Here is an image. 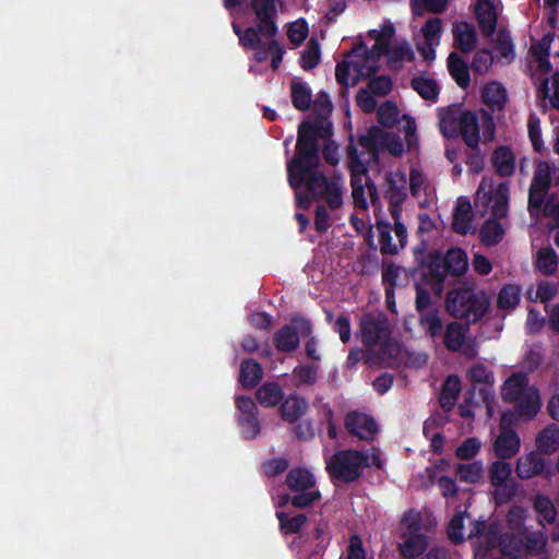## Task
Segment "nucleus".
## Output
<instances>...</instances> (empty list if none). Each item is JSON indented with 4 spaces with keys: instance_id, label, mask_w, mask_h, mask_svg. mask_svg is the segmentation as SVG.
I'll return each instance as SVG.
<instances>
[{
    "instance_id": "obj_1",
    "label": "nucleus",
    "mask_w": 559,
    "mask_h": 559,
    "mask_svg": "<svg viewBox=\"0 0 559 559\" xmlns=\"http://www.w3.org/2000/svg\"><path fill=\"white\" fill-rule=\"evenodd\" d=\"M428 240L424 238L413 247L415 266L412 274L418 273L431 294L440 298L448 284H453L467 272L468 257L459 247H451L444 253L438 249L428 251Z\"/></svg>"
},
{
    "instance_id": "obj_2",
    "label": "nucleus",
    "mask_w": 559,
    "mask_h": 559,
    "mask_svg": "<svg viewBox=\"0 0 559 559\" xmlns=\"http://www.w3.org/2000/svg\"><path fill=\"white\" fill-rule=\"evenodd\" d=\"M318 168L319 166H306L304 173L295 169L294 175L287 173V181L294 190L305 188L312 200H325L331 210H337L343 204L342 177L333 175L331 178H328Z\"/></svg>"
},
{
    "instance_id": "obj_3",
    "label": "nucleus",
    "mask_w": 559,
    "mask_h": 559,
    "mask_svg": "<svg viewBox=\"0 0 559 559\" xmlns=\"http://www.w3.org/2000/svg\"><path fill=\"white\" fill-rule=\"evenodd\" d=\"M440 131L447 139L461 135L468 147L479 144V121L475 111L464 109L460 105L441 108L439 111Z\"/></svg>"
},
{
    "instance_id": "obj_4",
    "label": "nucleus",
    "mask_w": 559,
    "mask_h": 559,
    "mask_svg": "<svg viewBox=\"0 0 559 559\" xmlns=\"http://www.w3.org/2000/svg\"><path fill=\"white\" fill-rule=\"evenodd\" d=\"M445 310L455 318L464 320L467 325L479 322L489 308V299L485 292H475L462 287L449 290L445 297Z\"/></svg>"
},
{
    "instance_id": "obj_5",
    "label": "nucleus",
    "mask_w": 559,
    "mask_h": 559,
    "mask_svg": "<svg viewBox=\"0 0 559 559\" xmlns=\"http://www.w3.org/2000/svg\"><path fill=\"white\" fill-rule=\"evenodd\" d=\"M368 467H370L369 455L361 450H338L325 459V469L334 485L357 481Z\"/></svg>"
},
{
    "instance_id": "obj_6",
    "label": "nucleus",
    "mask_w": 559,
    "mask_h": 559,
    "mask_svg": "<svg viewBox=\"0 0 559 559\" xmlns=\"http://www.w3.org/2000/svg\"><path fill=\"white\" fill-rule=\"evenodd\" d=\"M319 141L312 133L310 121H302L298 127L296 154L287 162V173L294 175V170L299 173L306 170V166H319Z\"/></svg>"
},
{
    "instance_id": "obj_7",
    "label": "nucleus",
    "mask_w": 559,
    "mask_h": 559,
    "mask_svg": "<svg viewBox=\"0 0 559 559\" xmlns=\"http://www.w3.org/2000/svg\"><path fill=\"white\" fill-rule=\"evenodd\" d=\"M391 330L388 317L383 312L364 313L359 322V336L366 347L382 345L380 353L384 354L390 347L386 342L390 340Z\"/></svg>"
},
{
    "instance_id": "obj_8",
    "label": "nucleus",
    "mask_w": 559,
    "mask_h": 559,
    "mask_svg": "<svg viewBox=\"0 0 559 559\" xmlns=\"http://www.w3.org/2000/svg\"><path fill=\"white\" fill-rule=\"evenodd\" d=\"M312 322L300 314H294L290 323L283 325L273 337L276 349L281 353H290L296 350L300 344V336L312 334Z\"/></svg>"
},
{
    "instance_id": "obj_9",
    "label": "nucleus",
    "mask_w": 559,
    "mask_h": 559,
    "mask_svg": "<svg viewBox=\"0 0 559 559\" xmlns=\"http://www.w3.org/2000/svg\"><path fill=\"white\" fill-rule=\"evenodd\" d=\"M512 474V466L504 460L492 462L488 469L490 485L496 488L493 497L498 502H507L516 496L518 486L509 481Z\"/></svg>"
},
{
    "instance_id": "obj_10",
    "label": "nucleus",
    "mask_w": 559,
    "mask_h": 559,
    "mask_svg": "<svg viewBox=\"0 0 559 559\" xmlns=\"http://www.w3.org/2000/svg\"><path fill=\"white\" fill-rule=\"evenodd\" d=\"M552 167L549 162L536 163L533 179L528 189V210H540L551 188Z\"/></svg>"
},
{
    "instance_id": "obj_11",
    "label": "nucleus",
    "mask_w": 559,
    "mask_h": 559,
    "mask_svg": "<svg viewBox=\"0 0 559 559\" xmlns=\"http://www.w3.org/2000/svg\"><path fill=\"white\" fill-rule=\"evenodd\" d=\"M503 534L497 522L488 523L486 520H476L471 524L468 538H477L476 554L486 555L487 551L500 547Z\"/></svg>"
},
{
    "instance_id": "obj_12",
    "label": "nucleus",
    "mask_w": 559,
    "mask_h": 559,
    "mask_svg": "<svg viewBox=\"0 0 559 559\" xmlns=\"http://www.w3.org/2000/svg\"><path fill=\"white\" fill-rule=\"evenodd\" d=\"M345 427L350 435L366 441H372L379 430L378 424L371 416L357 411L346 414Z\"/></svg>"
},
{
    "instance_id": "obj_13",
    "label": "nucleus",
    "mask_w": 559,
    "mask_h": 559,
    "mask_svg": "<svg viewBox=\"0 0 559 559\" xmlns=\"http://www.w3.org/2000/svg\"><path fill=\"white\" fill-rule=\"evenodd\" d=\"M484 199V205L487 207L490 202L491 204V214L492 218L499 219L504 218L509 212V199H510V188L507 182H500L497 188L491 192H484L483 197L480 195V190L477 191L476 203Z\"/></svg>"
},
{
    "instance_id": "obj_14",
    "label": "nucleus",
    "mask_w": 559,
    "mask_h": 559,
    "mask_svg": "<svg viewBox=\"0 0 559 559\" xmlns=\"http://www.w3.org/2000/svg\"><path fill=\"white\" fill-rule=\"evenodd\" d=\"M474 13L481 35L484 37L492 36L498 22L493 3L490 0H478L475 4Z\"/></svg>"
},
{
    "instance_id": "obj_15",
    "label": "nucleus",
    "mask_w": 559,
    "mask_h": 559,
    "mask_svg": "<svg viewBox=\"0 0 559 559\" xmlns=\"http://www.w3.org/2000/svg\"><path fill=\"white\" fill-rule=\"evenodd\" d=\"M521 439L513 429H502L493 442V451L498 459H512L520 451Z\"/></svg>"
},
{
    "instance_id": "obj_16",
    "label": "nucleus",
    "mask_w": 559,
    "mask_h": 559,
    "mask_svg": "<svg viewBox=\"0 0 559 559\" xmlns=\"http://www.w3.org/2000/svg\"><path fill=\"white\" fill-rule=\"evenodd\" d=\"M468 379L474 384H484L478 389L479 395L484 404L489 405L493 400V390L491 388L493 383V373L489 371L485 365L478 362L475 364L468 370Z\"/></svg>"
},
{
    "instance_id": "obj_17",
    "label": "nucleus",
    "mask_w": 559,
    "mask_h": 559,
    "mask_svg": "<svg viewBox=\"0 0 559 559\" xmlns=\"http://www.w3.org/2000/svg\"><path fill=\"white\" fill-rule=\"evenodd\" d=\"M546 471V461L542 455L532 451L524 456L519 457L515 466V473L521 479H530L542 475Z\"/></svg>"
},
{
    "instance_id": "obj_18",
    "label": "nucleus",
    "mask_w": 559,
    "mask_h": 559,
    "mask_svg": "<svg viewBox=\"0 0 559 559\" xmlns=\"http://www.w3.org/2000/svg\"><path fill=\"white\" fill-rule=\"evenodd\" d=\"M280 404L281 418L288 424L299 421L308 409L307 400L295 393L283 399Z\"/></svg>"
},
{
    "instance_id": "obj_19",
    "label": "nucleus",
    "mask_w": 559,
    "mask_h": 559,
    "mask_svg": "<svg viewBox=\"0 0 559 559\" xmlns=\"http://www.w3.org/2000/svg\"><path fill=\"white\" fill-rule=\"evenodd\" d=\"M454 46L463 53L472 52L477 44V33L474 24L462 21L453 25Z\"/></svg>"
},
{
    "instance_id": "obj_20",
    "label": "nucleus",
    "mask_w": 559,
    "mask_h": 559,
    "mask_svg": "<svg viewBox=\"0 0 559 559\" xmlns=\"http://www.w3.org/2000/svg\"><path fill=\"white\" fill-rule=\"evenodd\" d=\"M250 5L255 14L257 22L264 23L263 26L270 34H276V0H251Z\"/></svg>"
},
{
    "instance_id": "obj_21",
    "label": "nucleus",
    "mask_w": 559,
    "mask_h": 559,
    "mask_svg": "<svg viewBox=\"0 0 559 559\" xmlns=\"http://www.w3.org/2000/svg\"><path fill=\"white\" fill-rule=\"evenodd\" d=\"M528 378L523 372L512 373L503 383L501 396L506 403H514L528 390Z\"/></svg>"
},
{
    "instance_id": "obj_22",
    "label": "nucleus",
    "mask_w": 559,
    "mask_h": 559,
    "mask_svg": "<svg viewBox=\"0 0 559 559\" xmlns=\"http://www.w3.org/2000/svg\"><path fill=\"white\" fill-rule=\"evenodd\" d=\"M491 164L500 177H511L515 171V155L507 145L496 147L491 155Z\"/></svg>"
},
{
    "instance_id": "obj_23",
    "label": "nucleus",
    "mask_w": 559,
    "mask_h": 559,
    "mask_svg": "<svg viewBox=\"0 0 559 559\" xmlns=\"http://www.w3.org/2000/svg\"><path fill=\"white\" fill-rule=\"evenodd\" d=\"M515 412L519 417L531 420L538 414L542 403L539 392L535 386L528 388L526 393L515 401Z\"/></svg>"
},
{
    "instance_id": "obj_24",
    "label": "nucleus",
    "mask_w": 559,
    "mask_h": 559,
    "mask_svg": "<svg viewBox=\"0 0 559 559\" xmlns=\"http://www.w3.org/2000/svg\"><path fill=\"white\" fill-rule=\"evenodd\" d=\"M533 509L537 513V523L545 528L556 523L558 511L552 500L543 493H537L533 500Z\"/></svg>"
},
{
    "instance_id": "obj_25",
    "label": "nucleus",
    "mask_w": 559,
    "mask_h": 559,
    "mask_svg": "<svg viewBox=\"0 0 559 559\" xmlns=\"http://www.w3.org/2000/svg\"><path fill=\"white\" fill-rule=\"evenodd\" d=\"M461 389V380L459 376L449 374L445 378L439 395V404L445 413H449L454 408L459 400Z\"/></svg>"
},
{
    "instance_id": "obj_26",
    "label": "nucleus",
    "mask_w": 559,
    "mask_h": 559,
    "mask_svg": "<svg viewBox=\"0 0 559 559\" xmlns=\"http://www.w3.org/2000/svg\"><path fill=\"white\" fill-rule=\"evenodd\" d=\"M354 68L358 72L359 75L371 78L378 71V66H365L360 62H349L347 60H343L338 62L335 67V79L336 82L343 87H347L349 85V70Z\"/></svg>"
},
{
    "instance_id": "obj_27",
    "label": "nucleus",
    "mask_w": 559,
    "mask_h": 559,
    "mask_svg": "<svg viewBox=\"0 0 559 559\" xmlns=\"http://www.w3.org/2000/svg\"><path fill=\"white\" fill-rule=\"evenodd\" d=\"M314 475L305 467H293L288 471L285 479L290 491H306L316 486Z\"/></svg>"
},
{
    "instance_id": "obj_28",
    "label": "nucleus",
    "mask_w": 559,
    "mask_h": 559,
    "mask_svg": "<svg viewBox=\"0 0 559 559\" xmlns=\"http://www.w3.org/2000/svg\"><path fill=\"white\" fill-rule=\"evenodd\" d=\"M466 323L463 325L457 321H452L443 329V344L449 352L457 353L463 347V342L466 340L468 331Z\"/></svg>"
},
{
    "instance_id": "obj_29",
    "label": "nucleus",
    "mask_w": 559,
    "mask_h": 559,
    "mask_svg": "<svg viewBox=\"0 0 559 559\" xmlns=\"http://www.w3.org/2000/svg\"><path fill=\"white\" fill-rule=\"evenodd\" d=\"M263 378L261 364L252 358H246L240 364L239 382L243 389L255 388Z\"/></svg>"
},
{
    "instance_id": "obj_30",
    "label": "nucleus",
    "mask_w": 559,
    "mask_h": 559,
    "mask_svg": "<svg viewBox=\"0 0 559 559\" xmlns=\"http://www.w3.org/2000/svg\"><path fill=\"white\" fill-rule=\"evenodd\" d=\"M385 181L388 188L385 190V199L389 203H403L407 197L406 192V175L403 173L386 174Z\"/></svg>"
},
{
    "instance_id": "obj_31",
    "label": "nucleus",
    "mask_w": 559,
    "mask_h": 559,
    "mask_svg": "<svg viewBox=\"0 0 559 559\" xmlns=\"http://www.w3.org/2000/svg\"><path fill=\"white\" fill-rule=\"evenodd\" d=\"M255 399L263 407H274L283 401L284 391L278 382L267 381L257 389Z\"/></svg>"
},
{
    "instance_id": "obj_32",
    "label": "nucleus",
    "mask_w": 559,
    "mask_h": 559,
    "mask_svg": "<svg viewBox=\"0 0 559 559\" xmlns=\"http://www.w3.org/2000/svg\"><path fill=\"white\" fill-rule=\"evenodd\" d=\"M448 70L455 83L463 90L471 84L469 69L465 60L457 53L451 52L448 56Z\"/></svg>"
},
{
    "instance_id": "obj_33",
    "label": "nucleus",
    "mask_w": 559,
    "mask_h": 559,
    "mask_svg": "<svg viewBox=\"0 0 559 559\" xmlns=\"http://www.w3.org/2000/svg\"><path fill=\"white\" fill-rule=\"evenodd\" d=\"M428 537L421 533H409L400 545L401 555L405 559H415L421 556L428 548Z\"/></svg>"
},
{
    "instance_id": "obj_34",
    "label": "nucleus",
    "mask_w": 559,
    "mask_h": 559,
    "mask_svg": "<svg viewBox=\"0 0 559 559\" xmlns=\"http://www.w3.org/2000/svg\"><path fill=\"white\" fill-rule=\"evenodd\" d=\"M473 215L472 205L468 200L459 199L453 213L452 228L460 235L468 234Z\"/></svg>"
},
{
    "instance_id": "obj_35",
    "label": "nucleus",
    "mask_w": 559,
    "mask_h": 559,
    "mask_svg": "<svg viewBox=\"0 0 559 559\" xmlns=\"http://www.w3.org/2000/svg\"><path fill=\"white\" fill-rule=\"evenodd\" d=\"M483 102L493 111L502 110L506 106L508 94L503 85L490 82L485 85L481 93Z\"/></svg>"
},
{
    "instance_id": "obj_36",
    "label": "nucleus",
    "mask_w": 559,
    "mask_h": 559,
    "mask_svg": "<svg viewBox=\"0 0 559 559\" xmlns=\"http://www.w3.org/2000/svg\"><path fill=\"white\" fill-rule=\"evenodd\" d=\"M536 448L543 454H552L559 449V426L550 424L538 432Z\"/></svg>"
},
{
    "instance_id": "obj_37",
    "label": "nucleus",
    "mask_w": 559,
    "mask_h": 559,
    "mask_svg": "<svg viewBox=\"0 0 559 559\" xmlns=\"http://www.w3.org/2000/svg\"><path fill=\"white\" fill-rule=\"evenodd\" d=\"M523 536V551L531 556H538L546 551L548 535L544 530L530 532L525 530Z\"/></svg>"
},
{
    "instance_id": "obj_38",
    "label": "nucleus",
    "mask_w": 559,
    "mask_h": 559,
    "mask_svg": "<svg viewBox=\"0 0 559 559\" xmlns=\"http://www.w3.org/2000/svg\"><path fill=\"white\" fill-rule=\"evenodd\" d=\"M506 231L496 218H488L479 228V240L486 247L498 245L504 237Z\"/></svg>"
},
{
    "instance_id": "obj_39",
    "label": "nucleus",
    "mask_w": 559,
    "mask_h": 559,
    "mask_svg": "<svg viewBox=\"0 0 559 559\" xmlns=\"http://www.w3.org/2000/svg\"><path fill=\"white\" fill-rule=\"evenodd\" d=\"M290 98L293 106L297 110L306 111L311 105V90L305 82L294 79L290 83Z\"/></svg>"
},
{
    "instance_id": "obj_40",
    "label": "nucleus",
    "mask_w": 559,
    "mask_h": 559,
    "mask_svg": "<svg viewBox=\"0 0 559 559\" xmlns=\"http://www.w3.org/2000/svg\"><path fill=\"white\" fill-rule=\"evenodd\" d=\"M418 323L425 331L426 335L436 338L442 335L443 322L440 318L439 309H430V311L418 314Z\"/></svg>"
},
{
    "instance_id": "obj_41",
    "label": "nucleus",
    "mask_w": 559,
    "mask_h": 559,
    "mask_svg": "<svg viewBox=\"0 0 559 559\" xmlns=\"http://www.w3.org/2000/svg\"><path fill=\"white\" fill-rule=\"evenodd\" d=\"M456 477L467 484H478L484 476V465L481 461H473L469 463H460L455 468Z\"/></svg>"
},
{
    "instance_id": "obj_42",
    "label": "nucleus",
    "mask_w": 559,
    "mask_h": 559,
    "mask_svg": "<svg viewBox=\"0 0 559 559\" xmlns=\"http://www.w3.org/2000/svg\"><path fill=\"white\" fill-rule=\"evenodd\" d=\"M411 87L426 100L436 102L438 99L440 87L435 79L426 76H415L411 80Z\"/></svg>"
},
{
    "instance_id": "obj_43",
    "label": "nucleus",
    "mask_w": 559,
    "mask_h": 559,
    "mask_svg": "<svg viewBox=\"0 0 559 559\" xmlns=\"http://www.w3.org/2000/svg\"><path fill=\"white\" fill-rule=\"evenodd\" d=\"M263 25L264 23L258 22L255 26L247 27L239 38L240 46L245 49L258 48L262 45L260 35L269 38H273L276 35L270 34Z\"/></svg>"
},
{
    "instance_id": "obj_44",
    "label": "nucleus",
    "mask_w": 559,
    "mask_h": 559,
    "mask_svg": "<svg viewBox=\"0 0 559 559\" xmlns=\"http://www.w3.org/2000/svg\"><path fill=\"white\" fill-rule=\"evenodd\" d=\"M521 287L515 284L503 285L497 297V307L501 310H511L520 302Z\"/></svg>"
},
{
    "instance_id": "obj_45",
    "label": "nucleus",
    "mask_w": 559,
    "mask_h": 559,
    "mask_svg": "<svg viewBox=\"0 0 559 559\" xmlns=\"http://www.w3.org/2000/svg\"><path fill=\"white\" fill-rule=\"evenodd\" d=\"M377 229L379 231V245H380V252L383 255H395L397 254L402 248H400L399 243L392 242V227L391 224L383 221H378Z\"/></svg>"
},
{
    "instance_id": "obj_46",
    "label": "nucleus",
    "mask_w": 559,
    "mask_h": 559,
    "mask_svg": "<svg viewBox=\"0 0 559 559\" xmlns=\"http://www.w3.org/2000/svg\"><path fill=\"white\" fill-rule=\"evenodd\" d=\"M276 518L280 523V530L284 535H290L299 533L301 527L308 521V516L304 513L288 516L286 512H276Z\"/></svg>"
},
{
    "instance_id": "obj_47",
    "label": "nucleus",
    "mask_w": 559,
    "mask_h": 559,
    "mask_svg": "<svg viewBox=\"0 0 559 559\" xmlns=\"http://www.w3.org/2000/svg\"><path fill=\"white\" fill-rule=\"evenodd\" d=\"M558 259L552 248L540 249L537 253L536 267L544 275H552L557 271Z\"/></svg>"
},
{
    "instance_id": "obj_48",
    "label": "nucleus",
    "mask_w": 559,
    "mask_h": 559,
    "mask_svg": "<svg viewBox=\"0 0 559 559\" xmlns=\"http://www.w3.org/2000/svg\"><path fill=\"white\" fill-rule=\"evenodd\" d=\"M377 120L386 129L393 128L399 121V108L393 102L383 103L377 111Z\"/></svg>"
},
{
    "instance_id": "obj_49",
    "label": "nucleus",
    "mask_w": 559,
    "mask_h": 559,
    "mask_svg": "<svg viewBox=\"0 0 559 559\" xmlns=\"http://www.w3.org/2000/svg\"><path fill=\"white\" fill-rule=\"evenodd\" d=\"M388 63L391 68H396V64L402 61H413L415 58V53L411 47V45L406 41L400 43L394 47L391 46V50L386 55Z\"/></svg>"
},
{
    "instance_id": "obj_50",
    "label": "nucleus",
    "mask_w": 559,
    "mask_h": 559,
    "mask_svg": "<svg viewBox=\"0 0 559 559\" xmlns=\"http://www.w3.org/2000/svg\"><path fill=\"white\" fill-rule=\"evenodd\" d=\"M319 62L320 46L316 40L311 39L308 43L306 49L301 51L299 63L301 69L309 71L316 68Z\"/></svg>"
},
{
    "instance_id": "obj_51",
    "label": "nucleus",
    "mask_w": 559,
    "mask_h": 559,
    "mask_svg": "<svg viewBox=\"0 0 559 559\" xmlns=\"http://www.w3.org/2000/svg\"><path fill=\"white\" fill-rule=\"evenodd\" d=\"M429 287L426 285L423 280H420L419 283H415V309L418 312V314H421L424 312L430 311V309H438L433 306L430 293L427 289Z\"/></svg>"
},
{
    "instance_id": "obj_52",
    "label": "nucleus",
    "mask_w": 559,
    "mask_h": 559,
    "mask_svg": "<svg viewBox=\"0 0 559 559\" xmlns=\"http://www.w3.org/2000/svg\"><path fill=\"white\" fill-rule=\"evenodd\" d=\"M238 425L241 428L243 438L248 440L254 439L261 431L258 414L239 415Z\"/></svg>"
},
{
    "instance_id": "obj_53",
    "label": "nucleus",
    "mask_w": 559,
    "mask_h": 559,
    "mask_svg": "<svg viewBox=\"0 0 559 559\" xmlns=\"http://www.w3.org/2000/svg\"><path fill=\"white\" fill-rule=\"evenodd\" d=\"M480 448L481 443L477 437H468L455 449V456L462 461L473 460Z\"/></svg>"
},
{
    "instance_id": "obj_54",
    "label": "nucleus",
    "mask_w": 559,
    "mask_h": 559,
    "mask_svg": "<svg viewBox=\"0 0 559 559\" xmlns=\"http://www.w3.org/2000/svg\"><path fill=\"white\" fill-rule=\"evenodd\" d=\"M465 514V512H457L452 516V519L449 522L447 533L449 539L454 545H460L465 539L463 534Z\"/></svg>"
},
{
    "instance_id": "obj_55",
    "label": "nucleus",
    "mask_w": 559,
    "mask_h": 559,
    "mask_svg": "<svg viewBox=\"0 0 559 559\" xmlns=\"http://www.w3.org/2000/svg\"><path fill=\"white\" fill-rule=\"evenodd\" d=\"M496 49L501 58L512 61L515 57L514 45L510 33L506 29H500L497 34Z\"/></svg>"
},
{
    "instance_id": "obj_56",
    "label": "nucleus",
    "mask_w": 559,
    "mask_h": 559,
    "mask_svg": "<svg viewBox=\"0 0 559 559\" xmlns=\"http://www.w3.org/2000/svg\"><path fill=\"white\" fill-rule=\"evenodd\" d=\"M526 510L522 507H513L507 513V526L512 532L523 533L525 526Z\"/></svg>"
},
{
    "instance_id": "obj_57",
    "label": "nucleus",
    "mask_w": 559,
    "mask_h": 559,
    "mask_svg": "<svg viewBox=\"0 0 559 559\" xmlns=\"http://www.w3.org/2000/svg\"><path fill=\"white\" fill-rule=\"evenodd\" d=\"M493 63V56L489 49L483 48L476 51L472 61V69L478 74H485Z\"/></svg>"
},
{
    "instance_id": "obj_58",
    "label": "nucleus",
    "mask_w": 559,
    "mask_h": 559,
    "mask_svg": "<svg viewBox=\"0 0 559 559\" xmlns=\"http://www.w3.org/2000/svg\"><path fill=\"white\" fill-rule=\"evenodd\" d=\"M500 548L508 556L523 551V536L516 532L503 534Z\"/></svg>"
},
{
    "instance_id": "obj_59",
    "label": "nucleus",
    "mask_w": 559,
    "mask_h": 559,
    "mask_svg": "<svg viewBox=\"0 0 559 559\" xmlns=\"http://www.w3.org/2000/svg\"><path fill=\"white\" fill-rule=\"evenodd\" d=\"M296 495L292 497V506L297 509L311 508L317 501L321 499L319 490L295 491Z\"/></svg>"
},
{
    "instance_id": "obj_60",
    "label": "nucleus",
    "mask_w": 559,
    "mask_h": 559,
    "mask_svg": "<svg viewBox=\"0 0 559 559\" xmlns=\"http://www.w3.org/2000/svg\"><path fill=\"white\" fill-rule=\"evenodd\" d=\"M392 80L389 75H379L371 79L368 90L376 96L384 97L392 91Z\"/></svg>"
},
{
    "instance_id": "obj_61",
    "label": "nucleus",
    "mask_w": 559,
    "mask_h": 559,
    "mask_svg": "<svg viewBox=\"0 0 559 559\" xmlns=\"http://www.w3.org/2000/svg\"><path fill=\"white\" fill-rule=\"evenodd\" d=\"M442 28V21L439 17L429 19L421 28L424 38L429 46L439 40Z\"/></svg>"
},
{
    "instance_id": "obj_62",
    "label": "nucleus",
    "mask_w": 559,
    "mask_h": 559,
    "mask_svg": "<svg viewBox=\"0 0 559 559\" xmlns=\"http://www.w3.org/2000/svg\"><path fill=\"white\" fill-rule=\"evenodd\" d=\"M528 136L532 142L533 148L540 153L544 150V142L542 139V130L539 119L532 115L527 123Z\"/></svg>"
},
{
    "instance_id": "obj_63",
    "label": "nucleus",
    "mask_w": 559,
    "mask_h": 559,
    "mask_svg": "<svg viewBox=\"0 0 559 559\" xmlns=\"http://www.w3.org/2000/svg\"><path fill=\"white\" fill-rule=\"evenodd\" d=\"M312 126V133L314 136L322 140H329V138L333 133L332 123L328 120V117H323L322 115H317L313 121H310Z\"/></svg>"
},
{
    "instance_id": "obj_64",
    "label": "nucleus",
    "mask_w": 559,
    "mask_h": 559,
    "mask_svg": "<svg viewBox=\"0 0 559 559\" xmlns=\"http://www.w3.org/2000/svg\"><path fill=\"white\" fill-rule=\"evenodd\" d=\"M448 421V417L440 412L432 413L423 425V435L429 438L430 435L441 429Z\"/></svg>"
}]
</instances>
